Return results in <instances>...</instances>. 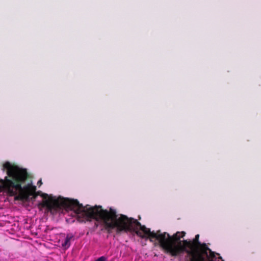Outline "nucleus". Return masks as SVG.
Here are the masks:
<instances>
[{"instance_id": "obj_6", "label": "nucleus", "mask_w": 261, "mask_h": 261, "mask_svg": "<svg viewBox=\"0 0 261 261\" xmlns=\"http://www.w3.org/2000/svg\"><path fill=\"white\" fill-rule=\"evenodd\" d=\"M47 196H48V195H47V194H43L42 195V197L43 198H44V199L46 198Z\"/></svg>"}, {"instance_id": "obj_4", "label": "nucleus", "mask_w": 261, "mask_h": 261, "mask_svg": "<svg viewBox=\"0 0 261 261\" xmlns=\"http://www.w3.org/2000/svg\"><path fill=\"white\" fill-rule=\"evenodd\" d=\"M72 234H68L65 239L64 242L62 244V246L65 249H67L70 246V241L73 238Z\"/></svg>"}, {"instance_id": "obj_7", "label": "nucleus", "mask_w": 261, "mask_h": 261, "mask_svg": "<svg viewBox=\"0 0 261 261\" xmlns=\"http://www.w3.org/2000/svg\"><path fill=\"white\" fill-rule=\"evenodd\" d=\"M39 184H40V185H41V184H42V181H41V180H40L38 182V185H39Z\"/></svg>"}, {"instance_id": "obj_2", "label": "nucleus", "mask_w": 261, "mask_h": 261, "mask_svg": "<svg viewBox=\"0 0 261 261\" xmlns=\"http://www.w3.org/2000/svg\"><path fill=\"white\" fill-rule=\"evenodd\" d=\"M3 167L7 170L8 176L0 180V192L6 190L10 196H15L19 192L16 199L21 200L28 201L31 195H33L34 199L36 198V187L30 184L22 187L29 177L27 169L12 165L8 162L5 163Z\"/></svg>"}, {"instance_id": "obj_1", "label": "nucleus", "mask_w": 261, "mask_h": 261, "mask_svg": "<svg viewBox=\"0 0 261 261\" xmlns=\"http://www.w3.org/2000/svg\"><path fill=\"white\" fill-rule=\"evenodd\" d=\"M75 214L77 221L81 223L90 222L93 219L96 222L101 221L109 233H111L114 229H116L117 233L122 231H134L142 239H148L151 242H155V246L159 245L165 252L172 256H177L184 252L187 254L194 255L186 248V245L181 244L180 239L185 236V231H177L172 236L166 232L162 233L160 230L156 232L151 231L149 228L142 225L136 219L128 218L122 214L118 218L116 210L112 208L107 210L102 209L100 205L91 206L87 204L84 206L76 199Z\"/></svg>"}, {"instance_id": "obj_8", "label": "nucleus", "mask_w": 261, "mask_h": 261, "mask_svg": "<svg viewBox=\"0 0 261 261\" xmlns=\"http://www.w3.org/2000/svg\"><path fill=\"white\" fill-rule=\"evenodd\" d=\"M98 223L97 222H95V226L97 228L98 227Z\"/></svg>"}, {"instance_id": "obj_3", "label": "nucleus", "mask_w": 261, "mask_h": 261, "mask_svg": "<svg viewBox=\"0 0 261 261\" xmlns=\"http://www.w3.org/2000/svg\"><path fill=\"white\" fill-rule=\"evenodd\" d=\"M199 234H196L192 241L184 240L182 241L186 248L191 251L194 255L187 254L185 261H206L204 255L207 256L208 247L205 243H201L199 241Z\"/></svg>"}, {"instance_id": "obj_5", "label": "nucleus", "mask_w": 261, "mask_h": 261, "mask_svg": "<svg viewBox=\"0 0 261 261\" xmlns=\"http://www.w3.org/2000/svg\"><path fill=\"white\" fill-rule=\"evenodd\" d=\"M106 258L105 256H101L96 259L95 261H106Z\"/></svg>"}]
</instances>
